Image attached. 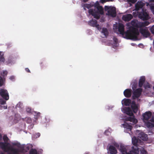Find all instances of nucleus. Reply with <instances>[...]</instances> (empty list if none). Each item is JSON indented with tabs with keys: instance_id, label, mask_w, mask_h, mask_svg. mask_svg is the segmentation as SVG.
Instances as JSON below:
<instances>
[{
	"instance_id": "f257e3e1",
	"label": "nucleus",
	"mask_w": 154,
	"mask_h": 154,
	"mask_svg": "<svg viewBox=\"0 0 154 154\" xmlns=\"http://www.w3.org/2000/svg\"><path fill=\"white\" fill-rule=\"evenodd\" d=\"M149 23L147 21L140 22L137 20H134L126 24V32L124 31V26L121 23L114 24L113 29L114 32L121 35L124 38L134 41L139 40L141 37L137 28H140V31L141 34L145 37H147L149 36V33L147 28L144 27L148 25Z\"/></svg>"
},
{
	"instance_id": "f03ea898",
	"label": "nucleus",
	"mask_w": 154,
	"mask_h": 154,
	"mask_svg": "<svg viewBox=\"0 0 154 154\" xmlns=\"http://www.w3.org/2000/svg\"><path fill=\"white\" fill-rule=\"evenodd\" d=\"M122 111L123 113L129 116V117L125 118L124 123L121 125V127L124 128L125 132L129 133L128 131H131L132 127L131 125L129 124L127 122L130 121L131 122V124L134 125L138 121L135 118L132 111L129 107H124L122 108Z\"/></svg>"
},
{
	"instance_id": "7ed1b4c3",
	"label": "nucleus",
	"mask_w": 154,
	"mask_h": 154,
	"mask_svg": "<svg viewBox=\"0 0 154 154\" xmlns=\"http://www.w3.org/2000/svg\"><path fill=\"white\" fill-rule=\"evenodd\" d=\"M145 4L143 1L138 2L135 5V11L133 12L134 16L138 15V17L143 20H147L150 18L148 11L143 7Z\"/></svg>"
},
{
	"instance_id": "20e7f679",
	"label": "nucleus",
	"mask_w": 154,
	"mask_h": 154,
	"mask_svg": "<svg viewBox=\"0 0 154 154\" xmlns=\"http://www.w3.org/2000/svg\"><path fill=\"white\" fill-rule=\"evenodd\" d=\"M90 4H85L84 5V9L86 10V8L89 9L88 12L90 15H91L97 19H98L100 14L103 13V10L102 7L100 6L99 2H96L94 5Z\"/></svg>"
},
{
	"instance_id": "39448f33",
	"label": "nucleus",
	"mask_w": 154,
	"mask_h": 154,
	"mask_svg": "<svg viewBox=\"0 0 154 154\" xmlns=\"http://www.w3.org/2000/svg\"><path fill=\"white\" fill-rule=\"evenodd\" d=\"M132 142L134 146L132 147L131 150L129 151L128 149V152H129V154H138L140 150V154H147V152L145 150L144 148L140 146L143 144V142L140 140H137L135 137L132 138Z\"/></svg>"
},
{
	"instance_id": "423d86ee",
	"label": "nucleus",
	"mask_w": 154,
	"mask_h": 154,
	"mask_svg": "<svg viewBox=\"0 0 154 154\" xmlns=\"http://www.w3.org/2000/svg\"><path fill=\"white\" fill-rule=\"evenodd\" d=\"M3 139L5 143L0 142V147L4 151L8 152V154H20L19 149L8 146L9 143H7V142L8 139L6 135L3 136Z\"/></svg>"
},
{
	"instance_id": "0eeeda50",
	"label": "nucleus",
	"mask_w": 154,
	"mask_h": 154,
	"mask_svg": "<svg viewBox=\"0 0 154 154\" xmlns=\"http://www.w3.org/2000/svg\"><path fill=\"white\" fill-rule=\"evenodd\" d=\"M152 116V113L148 111L143 114V120L145 125L148 128H152L154 127V117H152L149 121L148 120Z\"/></svg>"
},
{
	"instance_id": "6e6552de",
	"label": "nucleus",
	"mask_w": 154,
	"mask_h": 154,
	"mask_svg": "<svg viewBox=\"0 0 154 154\" xmlns=\"http://www.w3.org/2000/svg\"><path fill=\"white\" fill-rule=\"evenodd\" d=\"M122 104L123 106V105L129 106L131 104V108L134 113H137L139 109V106L138 105L136 104L135 101H133L131 102V100L129 99L125 98L123 99L122 101Z\"/></svg>"
},
{
	"instance_id": "1a4fd4ad",
	"label": "nucleus",
	"mask_w": 154,
	"mask_h": 154,
	"mask_svg": "<svg viewBox=\"0 0 154 154\" xmlns=\"http://www.w3.org/2000/svg\"><path fill=\"white\" fill-rule=\"evenodd\" d=\"M105 10L107 12L106 14L109 17H113L116 16V9L115 7L111 6H105Z\"/></svg>"
},
{
	"instance_id": "9d476101",
	"label": "nucleus",
	"mask_w": 154,
	"mask_h": 154,
	"mask_svg": "<svg viewBox=\"0 0 154 154\" xmlns=\"http://www.w3.org/2000/svg\"><path fill=\"white\" fill-rule=\"evenodd\" d=\"M130 148L129 146H125L123 144H121L120 146L119 151L121 154H129L128 151V149Z\"/></svg>"
},
{
	"instance_id": "9b49d317",
	"label": "nucleus",
	"mask_w": 154,
	"mask_h": 154,
	"mask_svg": "<svg viewBox=\"0 0 154 154\" xmlns=\"http://www.w3.org/2000/svg\"><path fill=\"white\" fill-rule=\"evenodd\" d=\"M0 95L6 100H8L9 97L7 90L3 89H0Z\"/></svg>"
},
{
	"instance_id": "f8f14e48",
	"label": "nucleus",
	"mask_w": 154,
	"mask_h": 154,
	"mask_svg": "<svg viewBox=\"0 0 154 154\" xmlns=\"http://www.w3.org/2000/svg\"><path fill=\"white\" fill-rule=\"evenodd\" d=\"M142 89L139 88L135 90L133 92L132 98L135 99L140 97L142 92Z\"/></svg>"
},
{
	"instance_id": "ddd939ff",
	"label": "nucleus",
	"mask_w": 154,
	"mask_h": 154,
	"mask_svg": "<svg viewBox=\"0 0 154 154\" xmlns=\"http://www.w3.org/2000/svg\"><path fill=\"white\" fill-rule=\"evenodd\" d=\"M89 25L93 27H96L98 30L100 31L101 29L99 25L97 24V22L95 20L92 19L88 22Z\"/></svg>"
},
{
	"instance_id": "4468645a",
	"label": "nucleus",
	"mask_w": 154,
	"mask_h": 154,
	"mask_svg": "<svg viewBox=\"0 0 154 154\" xmlns=\"http://www.w3.org/2000/svg\"><path fill=\"white\" fill-rule=\"evenodd\" d=\"M138 137L139 138H140V139H139V138H137L136 137V139L138 140H140L141 142H143H143L141 140L144 141L147 140L148 139L147 135L144 134L143 132H141L139 134Z\"/></svg>"
},
{
	"instance_id": "2eb2a0df",
	"label": "nucleus",
	"mask_w": 154,
	"mask_h": 154,
	"mask_svg": "<svg viewBox=\"0 0 154 154\" xmlns=\"http://www.w3.org/2000/svg\"><path fill=\"white\" fill-rule=\"evenodd\" d=\"M101 32V36L103 38L106 37L109 33L107 29L105 28H103L102 29Z\"/></svg>"
},
{
	"instance_id": "dca6fc26",
	"label": "nucleus",
	"mask_w": 154,
	"mask_h": 154,
	"mask_svg": "<svg viewBox=\"0 0 154 154\" xmlns=\"http://www.w3.org/2000/svg\"><path fill=\"white\" fill-rule=\"evenodd\" d=\"M108 152L111 154H116L117 151L116 148L112 146H110L108 149Z\"/></svg>"
},
{
	"instance_id": "f3484780",
	"label": "nucleus",
	"mask_w": 154,
	"mask_h": 154,
	"mask_svg": "<svg viewBox=\"0 0 154 154\" xmlns=\"http://www.w3.org/2000/svg\"><path fill=\"white\" fill-rule=\"evenodd\" d=\"M22 103L19 102L17 104L16 106L17 109L22 113H23L24 110V109L22 107Z\"/></svg>"
},
{
	"instance_id": "a211bd4d",
	"label": "nucleus",
	"mask_w": 154,
	"mask_h": 154,
	"mask_svg": "<svg viewBox=\"0 0 154 154\" xmlns=\"http://www.w3.org/2000/svg\"><path fill=\"white\" fill-rule=\"evenodd\" d=\"M124 96L127 97H130L132 94V91L131 89H127L125 90L123 92Z\"/></svg>"
},
{
	"instance_id": "6ab92c4d",
	"label": "nucleus",
	"mask_w": 154,
	"mask_h": 154,
	"mask_svg": "<svg viewBox=\"0 0 154 154\" xmlns=\"http://www.w3.org/2000/svg\"><path fill=\"white\" fill-rule=\"evenodd\" d=\"M133 16L131 14L124 15L122 17V19L125 21H128L132 19Z\"/></svg>"
},
{
	"instance_id": "aec40b11",
	"label": "nucleus",
	"mask_w": 154,
	"mask_h": 154,
	"mask_svg": "<svg viewBox=\"0 0 154 154\" xmlns=\"http://www.w3.org/2000/svg\"><path fill=\"white\" fill-rule=\"evenodd\" d=\"M145 78L144 76H142L140 77L139 82V86L140 87H141L143 85V84L145 81Z\"/></svg>"
},
{
	"instance_id": "412c9836",
	"label": "nucleus",
	"mask_w": 154,
	"mask_h": 154,
	"mask_svg": "<svg viewBox=\"0 0 154 154\" xmlns=\"http://www.w3.org/2000/svg\"><path fill=\"white\" fill-rule=\"evenodd\" d=\"M113 41L112 43L111 44L113 48H115L119 45L117 39L116 37H114L113 38Z\"/></svg>"
},
{
	"instance_id": "4be33fe9",
	"label": "nucleus",
	"mask_w": 154,
	"mask_h": 154,
	"mask_svg": "<svg viewBox=\"0 0 154 154\" xmlns=\"http://www.w3.org/2000/svg\"><path fill=\"white\" fill-rule=\"evenodd\" d=\"M32 114L34 116L35 119H37L40 116V113L39 112L33 111Z\"/></svg>"
},
{
	"instance_id": "5701e85b",
	"label": "nucleus",
	"mask_w": 154,
	"mask_h": 154,
	"mask_svg": "<svg viewBox=\"0 0 154 154\" xmlns=\"http://www.w3.org/2000/svg\"><path fill=\"white\" fill-rule=\"evenodd\" d=\"M20 119V116L18 114H16L15 116V118L14 121V123H16Z\"/></svg>"
},
{
	"instance_id": "b1692460",
	"label": "nucleus",
	"mask_w": 154,
	"mask_h": 154,
	"mask_svg": "<svg viewBox=\"0 0 154 154\" xmlns=\"http://www.w3.org/2000/svg\"><path fill=\"white\" fill-rule=\"evenodd\" d=\"M5 59L4 57V53L0 51V61L1 62H4Z\"/></svg>"
},
{
	"instance_id": "393cba45",
	"label": "nucleus",
	"mask_w": 154,
	"mask_h": 154,
	"mask_svg": "<svg viewBox=\"0 0 154 154\" xmlns=\"http://www.w3.org/2000/svg\"><path fill=\"white\" fill-rule=\"evenodd\" d=\"M144 87L146 90L149 89L151 87V85L147 82L145 83L144 85Z\"/></svg>"
},
{
	"instance_id": "a878e982",
	"label": "nucleus",
	"mask_w": 154,
	"mask_h": 154,
	"mask_svg": "<svg viewBox=\"0 0 154 154\" xmlns=\"http://www.w3.org/2000/svg\"><path fill=\"white\" fill-rule=\"evenodd\" d=\"M112 131V129L110 128H108L105 132V134L107 135H109Z\"/></svg>"
},
{
	"instance_id": "bb28decb",
	"label": "nucleus",
	"mask_w": 154,
	"mask_h": 154,
	"mask_svg": "<svg viewBox=\"0 0 154 154\" xmlns=\"http://www.w3.org/2000/svg\"><path fill=\"white\" fill-rule=\"evenodd\" d=\"M5 79L4 78H2L0 76V86H1L4 85L5 83Z\"/></svg>"
},
{
	"instance_id": "cd10ccee",
	"label": "nucleus",
	"mask_w": 154,
	"mask_h": 154,
	"mask_svg": "<svg viewBox=\"0 0 154 154\" xmlns=\"http://www.w3.org/2000/svg\"><path fill=\"white\" fill-rule=\"evenodd\" d=\"M25 120L28 123L31 124L32 123V120L29 117H27L25 119Z\"/></svg>"
},
{
	"instance_id": "c85d7f7f",
	"label": "nucleus",
	"mask_w": 154,
	"mask_h": 154,
	"mask_svg": "<svg viewBox=\"0 0 154 154\" xmlns=\"http://www.w3.org/2000/svg\"><path fill=\"white\" fill-rule=\"evenodd\" d=\"M150 9L154 15V3L150 5Z\"/></svg>"
},
{
	"instance_id": "c756f323",
	"label": "nucleus",
	"mask_w": 154,
	"mask_h": 154,
	"mask_svg": "<svg viewBox=\"0 0 154 154\" xmlns=\"http://www.w3.org/2000/svg\"><path fill=\"white\" fill-rule=\"evenodd\" d=\"M30 154H37V151L35 149H31L30 150Z\"/></svg>"
},
{
	"instance_id": "7c9ffc66",
	"label": "nucleus",
	"mask_w": 154,
	"mask_h": 154,
	"mask_svg": "<svg viewBox=\"0 0 154 154\" xmlns=\"http://www.w3.org/2000/svg\"><path fill=\"white\" fill-rule=\"evenodd\" d=\"M26 109V112L28 113H30L31 112H32V110L30 107H27Z\"/></svg>"
},
{
	"instance_id": "2f4dec72",
	"label": "nucleus",
	"mask_w": 154,
	"mask_h": 154,
	"mask_svg": "<svg viewBox=\"0 0 154 154\" xmlns=\"http://www.w3.org/2000/svg\"><path fill=\"white\" fill-rule=\"evenodd\" d=\"M6 101L2 98L0 99V105H4L5 104Z\"/></svg>"
},
{
	"instance_id": "473e14b6",
	"label": "nucleus",
	"mask_w": 154,
	"mask_h": 154,
	"mask_svg": "<svg viewBox=\"0 0 154 154\" xmlns=\"http://www.w3.org/2000/svg\"><path fill=\"white\" fill-rule=\"evenodd\" d=\"M8 72L7 71L5 70L3 72V73H2V75L3 76H4L6 75L7 74Z\"/></svg>"
},
{
	"instance_id": "72a5a7b5",
	"label": "nucleus",
	"mask_w": 154,
	"mask_h": 154,
	"mask_svg": "<svg viewBox=\"0 0 154 154\" xmlns=\"http://www.w3.org/2000/svg\"><path fill=\"white\" fill-rule=\"evenodd\" d=\"M127 1L128 2L132 3H134L137 1V0H127Z\"/></svg>"
},
{
	"instance_id": "f704fd0d",
	"label": "nucleus",
	"mask_w": 154,
	"mask_h": 154,
	"mask_svg": "<svg viewBox=\"0 0 154 154\" xmlns=\"http://www.w3.org/2000/svg\"><path fill=\"white\" fill-rule=\"evenodd\" d=\"M150 30L152 33L154 34V25L150 29Z\"/></svg>"
},
{
	"instance_id": "c9c22d12",
	"label": "nucleus",
	"mask_w": 154,
	"mask_h": 154,
	"mask_svg": "<svg viewBox=\"0 0 154 154\" xmlns=\"http://www.w3.org/2000/svg\"><path fill=\"white\" fill-rule=\"evenodd\" d=\"M137 86V84H134V85H132V88L133 90H134L135 89Z\"/></svg>"
},
{
	"instance_id": "e433bc0d",
	"label": "nucleus",
	"mask_w": 154,
	"mask_h": 154,
	"mask_svg": "<svg viewBox=\"0 0 154 154\" xmlns=\"http://www.w3.org/2000/svg\"><path fill=\"white\" fill-rule=\"evenodd\" d=\"M40 135V134L39 133H37L35 134V137L36 138L38 137H39Z\"/></svg>"
},
{
	"instance_id": "4c0bfd02",
	"label": "nucleus",
	"mask_w": 154,
	"mask_h": 154,
	"mask_svg": "<svg viewBox=\"0 0 154 154\" xmlns=\"http://www.w3.org/2000/svg\"><path fill=\"white\" fill-rule=\"evenodd\" d=\"M9 79L10 80L13 81L15 79V77L14 76H11L9 78Z\"/></svg>"
},
{
	"instance_id": "58836bf2",
	"label": "nucleus",
	"mask_w": 154,
	"mask_h": 154,
	"mask_svg": "<svg viewBox=\"0 0 154 154\" xmlns=\"http://www.w3.org/2000/svg\"><path fill=\"white\" fill-rule=\"evenodd\" d=\"M12 144L14 145H18V143L17 142H14V143H12Z\"/></svg>"
},
{
	"instance_id": "ea45409f",
	"label": "nucleus",
	"mask_w": 154,
	"mask_h": 154,
	"mask_svg": "<svg viewBox=\"0 0 154 154\" xmlns=\"http://www.w3.org/2000/svg\"><path fill=\"white\" fill-rule=\"evenodd\" d=\"M1 107L2 108H3V109H7V106L6 105H5V106H2Z\"/></svg>"
},
{
	"instance_id": "a19ab883",
	"label": "nucleus",
	"mask_w": 154,
	"mask_h": 154,
	"mask_svg": "<svg viewBox=\"0 0 154 154\" xmlns=\"http://www.w3.org/2000/svg\"><path fill=\"white\" fill-rule=\"evenodd\" d=\"M25 70L26 71L29 72H30L29 70V69L28 68H26L25 69Z\"/></svg>"
},
{
	"instance_id": "79ce46f5",
	"label": "nucleus",
	"mask_w": 154,
	"mask_h": 154,
	"mask_svg": "<svg viewBox=\"0 0 154 154\" xmlns=\"http://www.w3.org/2000/svg\"><path fill=\"white\" fill-rule=\"evenodd\" d=\"M114 145L116 147H119V145L117 143H115Z\"/></svg>"
},
{
	"instance_id": "37998d69",
	"label": "nucleus",
	"mask_w": 154,
	"mask_h": 154,
	"mask_svg": "<svg viewBox=\"0 0 154 154\" xmlns=\"http://www.w3.org/2000/svg\"><path fill=\"white\" fill-rule=\"evenodd\" d=\"M131 45L132 46H135L136 45L134 43H132L131 44Z\"/></svg>"
},
{
	"instance_id": "c03bdc74",
	"label": "nucleus",
	"mask_w": 154,
	"mask_h": 154,
	"mask_svg": "<svg viewBox=\"0 0 154 154\" xmlns=\"http://www.w3.org/2000/svg\"><path fill=\"white\" fill-rule=\"evenodd\" d=\"M108 107H109V108H108L107 109H111L112 108H113V106H111V108H110V107H109V106H108Z\"/></svg>"
},
{
	"instance_id": "a18cd8bd",
	"label": "nucleus",
	"mask_w": 154,
	"mask_h": 154,
	"mask_svg": "<svg viewBox=\"0 0 154 154\" xmlns=\"http://www.w3.org/2000/svg\"><path fill=\"white\" fill-rule=\"evenodd\" d=\"M112 0H104V2H106V1H112Z\"/></svg>"
},
{
	"instance_id": "49530a36",
	"label": "nucleus",
	"mask_w": 154,
	"mask_h": 154,
	"mask_svg": "<svg viewBox=\"0 0 154 154\" xmlns=\"http://www.w3.org/2000/svg\"><path fill=\"white\" fill-rule=\"evenodd\" d=\"M149 2H154V0H148Z\"/></svg>"
},
{
	"instance_id": "de8ad7c7",
	"label": "nucleus",
	"mask_w": 154,
	"mask_h": 154,
	"mask_svg": "<svg viewBox=\"0 0 154 154\" xmlns=\"http://www.w3.org/2000/svg\"><path fill=\"white\" fill-rule=\"evenodd\" d=\"M2 139V136L1 134H0V140Z\"/></svg>"
},
{
	"instance_id": "09e8293b",
	"label": "nucleus",
	"mask_w": 154,
	"mask_h": 154,
	"mask_svg": "<svg viewBox=\"0 0 154 154\" xmlns=\"http://www.w3.org/2000/svg\"><path fill=\"white\" fill-rule=\"evenodd\" d=\"M100 0L102 1V3H103V2H104V0Z\"/></svg>"
},
{
	"instance_id": "8fccbe9b",
	"label": "nucleus",
	"mask_w": 154,
	"mask_h": 154,
	"mask_svg": "<svg viewBox=\"0 0 154 154\" xmlns=\"http://www.w3.org/2000/svg\"><path fill=\"white\" fill-rule=\"evenodd\" d=\"M89 154V152H88L85 153V154Z\"/></svg>"
},
{
	"instance_id": "3c124183",
	"label": "nucleus",
	"mask_w": 154,
	"mask_h": 154,
	"mask_svg": "<svg viewBox=\"0 0 154 154\" xmlns=\"http://www.w3.org/2000/svg\"><path fill=\"white\" fill-rule=\"evenodd\" d=\"M0 154H4L2 152H0Z\"/></svg>"
},
{
	"instance_id": "603ef678",
	"label": "nucleus",
	"mask_w": 154,
	"mask_h": 154,
	"mask_svg": "<svg viewBox=\"0 0 154 154\" xmlns=\"http://www.w3.org/2000/svg\"><path fill=\"white\" fill-rule=\"evenodd\" d=\"M149 5V3H147L146 5L147 6V5Z\"/></svg>"
}]
</instances>
